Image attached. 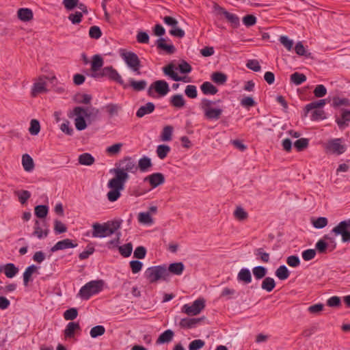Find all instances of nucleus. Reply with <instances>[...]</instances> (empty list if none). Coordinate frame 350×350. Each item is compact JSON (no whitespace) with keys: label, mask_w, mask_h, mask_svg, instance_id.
<instances>
[{"label":"nucleus","mask_w":350,"mask_h":350,"mask_svg":"<svg viewBox=\"0 0 350 350\" xmlns=\"http://www.w3.org/2000/svg\"><path fill=\"white\" fill-rule=\"evenodd\" d=\"M137 171L136 162L131 157H125L116 163V167L110 170L114 177L107 183V187L110 189L107 194L109 201L115 202L120 198L121 191L124 189L125 183L129 178V173L135 174Z\"/></svg>","instance_id":"nucleus-1"},{"label":"nucleus","mask_w":350,"mask_h":350,"mask_svg":"<svg viewBox=\"0 0 350 350\" xmlns=\"http://www.w3.org/2000/svg\"><path fill=\"white\" fill-rule=\"evenodd\" d=\"M120 222L108 221L103 224L94 223L92 224V236L94 238H104L114 234L120 228Z\"/></svg>","instance_id":"nucleus-2"},{"label":"nucleus","mask_w":350,"mask_h":350,"mask_svg":"<svg viewBox=\"0 0 350 350\" xmlns=\"http://www.w3.org/2000/svg\"><path fill=\"white\" fill-rule=\"evenodd\" d=\"M104 282L103 280H92L83 286L78 293L82 299L88 300L92 295L98 294L103 291Z\"/></svg>","instance_id":"nucleus-3"},{"label":"nucleus","mask_w":350,"mask_h":350,"mask_svg":"<svg viewBox=\"0 0 350 350\" xmlns=\"http://www.w3.org/2000/svg\"><path fill=\"white\" fill-rule=\"evenodd\" d=\"M145 277L150 283H154L159 280H167L169 277V274L165 265L153 266L146 269L145 271Z\"/></svg>","instance_id":"nucleus-4"},{"label":"nucleus","mask_w":350,"mask_h":350,"mask_svg":"<svg viewBox=\"0 0 350 350\" xmlns=\"http://www.w3.org/2000/svg\"><path fill=\"white\" fill-rule=\"evenodd\" d=\"M327 153L340 155L346 151V145L342 138L332 139L326 142L323 145Z\"/></svg>","instance_id":"nucleus-5"},{"label":"nucleus","mask_w":350,"mask_h":350,"mask_svg":"<svg viewBox=\"0 0 350 350\" xmlns=\"http://www.w3.org/2000/svg\"><path fill=\"white\" fill-rule=\"evenodd\" d=\"M121 57L126 64V65L137 75H140V60L138 56L133 52H123Z\"/></svg>","instance_id":"nucleus-6"},{"label":"nucleus","mask_w":350,"mask_h":350,"mask_svg":"<svg viewBox=\"0 0 350 350\" xmlns=\"http://www.w3.org/2000/svg\"><path fill=\"white\" fill-rule=\"evenodd\" d=\"M92 77L94 78L106 77L121 85L124 83L121 76L112 66H106L103 68L99 73H92Z\"/></svg>","instance_id":"nucleus-7"},{"label":"nucleus","mask_w":350,"mask_h":350,"mask_svg":"<svg viewBox=\"0 0 350 350\" xmlns=\"http://www.w3.org/2000/svg\"><path fill=\"white\" fill-rule=\"evenodd\" d=\"M350 228V219L340 221L336 226L332 229V232L336 235H341L343 242L350 241V231L347 228Z\"/></svg>","instance_id":"nucleus-8"},{"label":"nucleus","mask_w":350,"mask_h":350,"mask_svg":"<svg viewBox=\"0 0 350 350\" xmlns=\"http://www.w3.org/2000/svg\"><path fill=\"white\" fill-rule=\"evenodd\" d=\"M205 307V300L203 298H199L193 301L192 305L185 304L183 307V312L188 315H197Z\"/></svg>","instance_id":"nucleus-9"},{"label":"nucleus","mask_w":350,"mask_h":350,"mask_svg":"<svg viewBox=\"0 0 350 350\" xmlns=\"http://www.w3.org/2000/svg\"><path fill=\"white\" fill-rule=\"evenodd\" d=\"M213 9L217 14L224 15L234 28H237L239 26V18L236 14L230 13L217 3L214 4Z\"/></svg>","instance_id":"nucleus-10"},{"label":"nucleus","mask_w":350,"mask_h":350,"mask_svg":"<svg viewBox=\"0 0 350 350\" xmlns=\"http://www.w3.org/2000/svg\"><path fill=\"white\" fill-rule=\"evenodd\" d=\"M153 89L157 93L162 96H165L170 92L169 85L164 80H157L151 84L148 90L149 96H152Z\"/></svg>","instance_id":"nucleus-11"},{"label":"nucleus","mask_w":350,"mask_h":350,"mask_svg":"<svg viewBox=\"0 0 350 350\" xmlns=\"http://www.w3.org/2000/svg\"><path fill=\"white\" fill-rule=\"evenodd\" d=\"M176 69V68L173 64H169L162 68L164 75L168 76L175 81H183L186 83L190 81L187 77L178 76V73L175 71Z\"/></svg>","instance_id":"nucleus-12"},{"label":"nucleus","mask_w":350,"mask_h":350,"mask_svg":"<svg viewBox=\"0 0 350 350\" xmlns=\"http://www.w3.org/2000/svg\"><path fill=\"white\" fill-rule=\"evenodd\" d=\"M46 79H47V77L44 76L40 77L38 81L34 83L31 93L33 97H36L38 94L46 92L48 91L46 88V82L45 81Z\"/></svg>","instance_id":"nucleus-13"},{"label":"nucleus","mask_w":350,"mask_h":350,"mask_svg":"<svg viewBox=\"0 0 350 350\" xmlns=\"http://www.w3.org/2000/svg\"><path fill=\"white\" fill-rule=\"evenodd\" d=\"M144 182L148 181L150 186L152 188H155L162 184L165 182V177L164 175L161 173L157 172L152 174L144 179Z\"/></svg>","instance_id":"nucleus-14"},{"label":"nucleus","mask_w":350,"mask_h":350,"mask_svg":"<svg viewBox=\"0 0 350 350\" xmlns=\"http://www.w3.org/2000/svg\"><path fill=\"white\" fill-rule=\"evenodd\" d=\"M74 115L83 114L85 118L96 117L99 113V110L94 107L83 108L81 107H76L73 109Z\"/></svg>","instance_id":"nucleus-15"},{"label":"nucleus","mask_w":350,"mask_h":350,"mask_svg":"<svg viewBox=\"0 0 350 350\" xmlns=\"http://www.w3.org/2000/svg\"><path fill=\"white\" fill-rule=\"evenodd\" d=\"M77 244L73 243L72 241L69 239H66L56 243L51 249L52 252H57L58 250H62L68 248H73L77 247Z\"/></svg>","instance_id":"nucleus-16"},{"label":"nucleus","mask_w":350,"mask_h":350,"mask_svg":"<svg viewBox=\"0 0 350 350\" xmlns=\"http://www.w3.org/2000/svg\"><path fill=\"white\" fill-rule=\"evenodd\" d=\"M18 268L13 263H8L0 267V272L3 271L5 276L8 278L14 277L18 273Z\"/></svg>","instance_id":"nucleus-17"},{"label":"nucleus","mask_w":350,"mask_h":350,"mask_svg":"<svg viewBox=\"0 0 350 350\" xmlns=\"http://www.w3.org/2000/svg\"><path fill=\"white\" fill-rule=\"evenodd\" d=\"M350 121V111L347 109H342L341 118H337L336 122L340 129H344L348 126V122Z\"/></svg>","instance_id":"nucleus-18"},{"label":"nucleus","mask_w":350,"mask_h":350,"mask_svg":"<svg viewBox=\"0 0 350 350\" xmlns=\"http://www.w3.org/2000/svg\"><path fill=\"white\" fill-rule=\"evenodd\" d=\"M165 41L166 40L165 38H159L156 42L157 48L165 51L168 54L174 53L176 51L174 46L172 44H166Z\"/></svg>","instance_id":"nucleus-19"},{"label":"nucleus","mask_w":350,"mask_h":350,"mask_svg":"<svg viewBox=\"0 0 350 350\" xmlns=\"http://www.w3.org/2000/svg\"><path fill=\"white\" fill-rule=\"evenodd\" d=\"M44 221H36L33 234L39 239L46 237L48 235V229L42 230V226H44Z\"/></svg>","instance_id":"nucleus-20"},{"label":"nucleus","mask_w":350,"mask_h":350,"mask_svg":"<svg viewBox=\"0 0 350 350\" xmlns=\"http://www.w3.org/2000/svg\"><path fill=\"white\" fill-rule=\"evenodd\" d=\"M155 106L152 103H148L145 105L141 106L137 111L136 116L138 118H142L145 115L150 114L154 110Z\"/></svg>","instance_id":"nucleus-21"},{"label":"nucleus","mask_w":350,"mask_h":350,"mask_svg":"<svg viewBox=\"0 0 350 350\" xmlns=\"http://www.w3.org/2000/svg\"><path fill=\"white\" fill-rule=\"evenodd\" d=\"M237 280L245 284H250L252 282V275L248 269H241L237 275Z\"/></svg>","instance_id":"nucleus-22"},{"label":"nucleus","mask_w":350,"mask_h":350,"mask_svg":"<svg viewBox=\"0 0 350 350\" xmlns=\"http://www.w3.org/2000/svg\"><path fill=\"white\" fill-rule=\"evenodd\" d=\"M174 336V333L173 331L167 329L159 336L156 343L157 345L168 343L172 340Z\"/></svg>","instance_id":"nucleus-23"},{"label":"nucleus","mask_w":350,"mask_h":350,"mask_svg":"<svg viewBox=\"0 0 350 350\" xmlns=\"http://www.w3.org/2000/svg\"><path fill=\"white\" fill-rule=\"evenodd\" d=\"M103 59L99 55H94L91 64V70L93 73H99L98 71L103 66Z\"/></svg>","instance_id":"nucleus-24"},{"label":"nucleus","mask_w":350,"mask_h":350,"mask_svg":"<svg viewBox=\"0 0 350 350\" xmlns=\"http://www.w3.org/2000/svg\"><path fill=\"white\" fill-rule=\"evenodd\" d=\"M18 18L24 22L29 21L33 18V12L29 8H20L17 12Z\"/></svg>","instance_id":"nucleus-25"},{"label":"nucleus","mask_w":350,"mask_h":350,"mask_svg":"<svg viewBox=\"0 0 350 350\" xmlns=\"http://www.w3.org/2000/svg\"><path fill=\"white\" fill-rule=\"evenodd\" d=\"M202 93L205 95H214L217 94L218 90L211 82H204L200 86Z\"/></svg>","instance_id":"nucleus-26"},{"label":"nucleus","mask_w":350,"mask_h":350,"mask_svg":"<svg viewBox=\"0 0 350 350\" xmlns=\"http://www.w3.org/2000/svg\"><path fill=\"white\" fill-rule=\"evenodd\" d=\"M200 319H182L179 323V325L182 328L190 329L194 327L196 324L200 322Z\"/></svg>","instance_id":"nucleus-27"},{"label":"nucleus","mask_w":350,"mask_h":350,"mask_svg":"<svg viewBox=\"0 0 350 350\" xmlns=\"http://www.w3.org/2000/svg\"><path fill=\"white\" fill-rule=\"evenodd\" d=\"M79 329L80 326L78 323L70 322L64 330V336L66 338H72L74 336L75 332Z\"/></svg>","instance_id":"nucleus-28"},{"label":"nucleus","mask_w":350,"mask_h":350,"mask_svg":"<svg viewBox=\"0 0 350 350\" xmlns=\"http://www.w3.org/2000/svg\"><path fill=\"white\" fill-rule=\"evenodd\" d=\"M185 266L183 262H174L170 265L167 271L168 274L170 275V273H172L173 274L180 275L182 274L183 270H184Z\"/></svg>","instance_id":"nucleus-29"},{"label":"nucleus","mask_w":350,"mask_h":350,"mask_svg":"<svg viewBox=\"0 0 350 350\" xmlns=\"http://www.w3.org/2000/svg\"><path fill=\"white\" fill-rule=\"evenodd\" d=\"M22 164L24 170L27 172H31L34 168V163L32 158L27 154L22 157Z\"/></svg>","instance_id":"nucleus-30"},{"label":"nucleus","mask_w":350,"mask_h":350,"mask_svg":"<svg viewBox=\"0 0 350 350\" xmlns=\"http://www.w3.org/2000/svg\"><path fill=\"white\" fill-rule=\"evenodd\" d=\"M38 271V267L34 265L29 266L23 273V282L25 286H27L29 281L31 280V275Z\"/></svg>","instance_id":"nucleus-31"},{"label":"nucleus","mask_w":350,"mask_h":350,"mask_svg":"<svg viewBox=\"0 0 350 350\" xmlns=\"http://www.w3.org/2000/svg\"><path fill=\"white\" fill-rule=\"evenodd\" d=\"M171 105L176 108H182L185 105V100L182 94H175L170 98Z\"/></svg>","instance_id":"nucleus-32"},{"label":"nucleus","mask_w":350,"mask_h":350,"mask_svg":"<svg viewBox=\"0 0 350 350\" xmlns=\"http://www.w3.org/2000/svg\"><path fill=\"white\" fill-rule=\"evenodd\" d=\"M325 105V100L324 99L312 102V103L308 104L305 107L304 116H307L308 113L312 109H319L321 107H323Z\"/></svg>","instance_id":"nucleus-33"},{"label":"nucleus","mask_w":350,"mask_h":350,"mask_svg":"<svg viewBox=\"0 0 350 350\" xmlns=\"http://www.w3.org/2000/svg\"><path fill=\"white\" fill-rule=\"evenodd\" d=\"M211 80L218 85H224L227 81V75L221 72H215L211 75Z\"/></svg>","instance_id":"nucleus-34"},{"label":"nucleus","mask_w":350,"mask_h":350,"mask_svg":"<svg viewBox=\"0 0 350 350\" xmlns=\"http://www.w3.org/2000/svg\"><path fill=\"white\" fill-rule=\"evenodd\" d=\"M275 287V282L273 278L267 277L262 282L261 288L267 292H271Z\"/></svg>","instance_id":"nucleus-35"},{"label":"nucleus","mask_w":350,"mask_h":350,"mask_svg":"<svg viewBox=\"0 0 350 350\" xmlns=\"http://www.w3.org/2000/svg\"><path fill=\"white\" fill-rule=\"evenodd\" d=\"M79 163L83 165H92L95 159L90 153H83L79 157Z\"/></svg>","instance_id":"nucleus-36"},{"label":"nucleus","mask_w":350,"mask_h":350,"mask_svg":"<svg viewBox=\"0 0 350 350\" xmlns=\"http://www.w3.org/2000/svg\"><path fill=\"white\" fill-rule=\"evenodd\" d=\"M152 166V162L150 158L144 157L138 161L137 169L141 172H146Z\"/></svg>","instance_id":"nucleus-37"},{"label":"nucleus","mask_w":350,"mask_h":350,"mask_svg":"<svg viewBox=\"0 0 350 350\" xmlns=\"http://www.w3.org/2000/svg\"><path fill=\"white\" fill-rule=\"evenodd\" d=\"M315 250L319 254H325L327 250L330 251V244L325 240H319L315 245Z\"/></svg>","instance_id":"nucleus-38"},{"label":"nucleus","mask_w":350,"mask_h":350,"mask_svg":"<svg viewBox=\"0 0 350 350\" xmlns=\"http://www.w3.org/2000/svg\"><path fill=\"white\" fill-rule=\"evenodd\" d=\"M170 147L165 144L159 145L157 148V154L160 159H164L170 152Z\"/></svg>","instance_id":"nucleus-39"},{"label":"nucleus","mask_w":350,"mask_h":350,"mask_svg":"<svg viewBox=\"0 0 350 350\" xmlns=\"http://www.w3.org/2000/svg\"><path fill=\"white\" fill-rule=\"evenodd\" d=\"M236 219L240 221H245L248 217V213L241 206H237L233 213Z\"/></svg>","instance_id":"nucleus-40"},{"label":"nucleus","mask_w":350,"mask_h":350,"mask_svg":"<svg viewBox=\"0 0 350 350\" xmlns=\"http://www.w3.org/2000/svg\"><path fill=\"white\" fill-rule=\"evenodd\" d=\"M306 81V76L303 73L294 72L291 75V82L299 85Z\"/></svg>","instance_id":"nucleus-41"},{"label":"nucleus","mask_w":350,"mask_h":350,"mask_svg":"<svg viewBox=\"0 0 350 350\" xmlns=\"http://www.w3.org/2000/svg\"><path fill=\"white\" fill-rule=\"evenodd\" d=\"M173 127L172 126H165L161 132V139L163 142H169L172 140Z\"/></svg>","instance_id":"nucleus-42"},{"label":"nucleus","mask_w":350,"mask_h":350,"mask_svg":"<svg viewBox=\"0 0 350 350\" xmlns=\"http://www.w3.org/2000/svg\"><path fill=\"white\" fill-rule=\"evenodd\" d=\"M223 110L219 108H213L209 111H207L204 117L208 120H218L222 114Z\"/></svg>","instance_id":"nucleus-43"},{"label":"nucleus","mask_w":350,"mask_h":350,"mask_svg":"<svg viewBox=\"0 0 350 350\" xmlns=\"http://www.w3.org/2000/svg\"><path fill=\"white\" fill-rule=\"evenodd\" d=\"M215 104V101L211 100L207 98H203L200 104L201 109L204 112V115L206 114L207 111L213 109V106Z\"/></svg>","instance_id":"nucleus-44"},{"label":"nucleus","mask_w":350,"mask_h":350,"mask_svg":"<svg viewBox=\"0 0 350 350\" xmlns=\"http://www.w3.org/2000/svg\"><path fill=\"white\" fill-rule=\"evenodd\" d=\"M290 273L285 265L280 266L275 271V275L281 280H284L289 277Z\"/></svg>","instance_id":"nucleus-45"},{"label":"nucleus","mask_w":350,"mask_h":350,"mask_svg":"<svg viewBox=\"0 0 350 350\" xmlns=\"http://www.w3.org/2000/svg\"><path fill=\"white\" fill-rule=\"evenodd\" d=\"M77 118L75 120L76 129L79 131L84 130L87 127L85 117L83 114L75 115Z\"/></svg>","instance_id":"nucleus-46"},{"label":"nucleus","mask_w":350,"mask_h":350,"mask_svg":"<svg viewBox=\"0 0 350 350\" xmlns=\"http://www.w3.org/2000/svg\"><path fill=\"white\" fill-rule=\"evenodd\" d=\"M252 273L256 280H260L266 275L267 269L262 266H257L253 268Z\"/></svg>","instance_id":"nucleus-47"},{"label":"nucleus","mask_w":350,"mask_h":350,"mask_svg":"<svg viewBox=\"0 0 350 350\" xmlns=\"http://www.w3.org/2000/svg\"><path fill=\"white\" fill-rule=\"evenodd\" d=\"M120 254L124 257H129L131 256L133 250V245L131 243H128L118 247Z\"/></svg>","instance_id":"nucleus-48"},{"label":"nucleus","mask_w":350,"mask_h":350,"mask_svg":"<svg viewBox=\"0 0 350 350\" xmlns=\"http://www.w3.org/2000/svg\"><path fill=\"white\" fill-rule=\"evenodd\" d=\"M49 208L45 205H38L35 207V215L38 218H44L48 214Z\"/></svg>","instance_id":"nucleus-49"},{"label":"nucleus","mask_w":350,"mask_h":350,"mask_svg":"<svg viewBox=\"0 0 350 350\" xmlns=\"http://www.w3.org/2000/svg\"><path fill=\"white\" fill-rule=\"evenodd\" d=\"M147 83L144 80L142 81H135V80H131L130 81V85L132 87V88L135 91H142L145 89L146 87Z\"/></svg>","instance_id":"nucleus-50"},{"label":"nucleus","mask_w":350,"mask_h":350,"mask_svg":"<svg viewBox=\"0 0 350 350\" xmlns=\"http://www.w3.org/2000/svg\"><path fill=\"white\" fill-rule=\"evenodd\" d=\"M312 224L315 228H323L328 224V220L326 217H320L312 221Z\"/></svg>","instance_id":"nucleus-51"},{"label":"nucleus","mask_w":350,"mask_h":350,"mask_svg":"<svg viewBox=\"0 0 350 350\" xmlns=\"http://www.w3.org/2000/svg\"><path fill=\"white\" fill-rule=\"evenodd\" d=\"M105 329L103 325H96L93 327L90 330V336L92 338H96L105 334Z\"/></svg>","instance_id":"nucleus-52"},{"label":"nucleus","mask_w":350,"mask_h":350,"mask_svg":"<svg viewBox=\"0 0 350 350\" xmlns=\"http://www.w3.org/2000/svg\"><path fill=\"white\" fill-rule=\"evenodd\" d=\"M294 146L297 151H302L308 146V139L306 138L299 139L294 143Z\"/></svg>","instance_id":"nucleus-53"},{"label":"nucleus","mask_w":350,"mask_h":350,"mask_svg":"<svg viewBox=\"0 0 350 350\" xmlns=\"http://www.w3.org/2000/svg\"><path fill=\"white\" fill-rule=\"evenodd\" d=\"M254 254L263 262H268L269 261V254L264 252L262 248L256 249L254 251Z\"/></svg>","instance_id":"nucleus-54"},{"label":"nucleus","mask_w":350,"mask_h":350,"mask_svg":"<svg viewBox=\"0 0 350 350\" xmlns=\"http://www.w3.org/2000/svg\"><path fill=\"white\" fill-rule=\"evenodd\" d=\"M40 130V123L37 120H31L30 122V127L29 131L31 135H37Z\"/></svg>","instance_id":"nucleus-55"},{"label":"nucleus","mask_w":350,"mask_h":350,"mask_svg":"<svg viewBox=\"0 0 350 350\" xmlns=\"http://www.w3.org/2000/svg\"><path fill=\"white\" fill-rule=\"evenodd\" d=\"M204 345V341L201 339L194 340L189 345V350H199L202 348Z\"/></svg>","instance_id":"nucleus-56"},{"label":"nucleus","mask_w":350,"mask_h":350,"mask_svg":"<svg viewBox=\"0 0 350 350\" xmlns=\"http://www.w3.org/2000/svg\"><path fill=\"white\" fill-rule=\"evenodd\" d=\"M185 93L190 98H195L198 96L196 87L193 85H188L185 88Z\"/></svg>","instance_id":"nucleus-57"},{"label":"nucleus","mask_w":350,"mask_h":350,"mask_svg":"<svg viewBox=\"0 0 350 350\" xmlns=\"http://www.w3.org/2000/svg\"><path fill=\"white\" fill-rule=\"evenodd\" d=\"M78 315V311L76 308H70L64 313V317L66 320H74Z\"/></svg>","instance_id":"nucleus-58"},{"label":"nucleus","mask_w":350,"mask_h":350,"mask_svg":"<svg viewBox=\"0 0 350 350\" xmlns=\"http://www.w3.org/2000/svg\"><path fill=\"white\" fill-rule=\"evenodd\" d=\"M295 51L296 53L299 55L309 57L310 53H307L306 50L305 49L304 46L303 45L301 42H298L295 47Z\"/></svg>","instance_id":"nucleus-59"},{"label":"nucleus","mask_w":350,"mask_h":350,"mask_svg":"<svg viewBox=\"0 0 350 350\" xmlns=\"http://www.w3.org/2000/svg\"><path fill=\"white\" fill-rule=\"evenodd\" d=\"M138 220L142 224H151L152 222V217L149 213H139L138 215Z\"/></svg>","instance_id":"nucleus-60"},{"label":"nucleus","mask_w":350,"mask_h":350,"mask_svg":"<svg viewBox=\"0 0 350 350\" xmlns=\"http://www.w3.org/2000/svg\"><path fill=\"white\" fill-rule=\"evenodd\" d=\"M316 250L308 249L302 252V258L304 260L308 261L313 259L316 256Z\"/></svg>","instance_id":"nucleus-61"},{"label":"nucleus","mask_w":350,"mask_h":350,"mask_svg":"<svg viewBox=\"0 0 350 350\" xmlns=\"http://www.w3.org/2000/svg\"><path fill=\"white\" fill-rule=\"evenodd\" d=\"M243 23L246 27H252L256 23V18L252 14L246 15L243 18Z\"/></svg>","instance_id":"nucleus-62"},{"label":"nucleus","mask_w":350,"mask_h":350,"mask_svg":"<svg viewBox=\"0 0 350 350\" xmlns=\"http://www.w3.org/2000/svg\"><path fill=\"white\" fill-rule=\"evenodd\" d=\"M89 35L92 38L98 39L102 36V32L98 26H92L90 29Z\"/></svg>","instance_id":"nucleus-63"},{"label":"nucleus","mask_w":350,"mask_h":350,"mask_svg":"<svg viewBox=\"0 0 350 350\" xmlns=\"http://www.w3.org/2000/svg\"><path fill=\"white\" fill-rule=\"evenodd\" d=\"M280 41L281 44L288 50L291 51L293 46V42L292 40H290L286 36H282L280 38Z\"/></svg>","instance_id":"nucleus-64"}]
</instances>
